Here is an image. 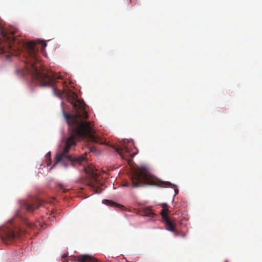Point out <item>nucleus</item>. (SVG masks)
<instances>
[{"instance_id":"4","label":"nucleus","mask_w":262,"mask_h":262,"mask_svg":"<svg viewBox=\"0 0 262 262\" xmlns=\"http://www.w3.org/2000/svg\"><path fill=\"white\" fill-rule=\"evenodd\" d=\"M83 170L90 179L89 185L95 189L96 193H100L101 190H99L98 188L99 185V175L96 172V168L92 165H89L87 166H84Z\"/></svg>"},{"instance_id":"13","label":"nucleus","mask_w":262,"mask_h":262,"mask_svg":"<svg viewBox=\"0 0 262 262\" xmlns=\"http://www.w3.org/2000/svg\"><path fill=\"white\" fill-rule=\"evenodd\" d=\"M123 186H128L129 183L127 182H124Z\"/></svg>"},{"instance_id":"19","label":"nucleus","mask_w":262,"mask_h":262,"mask_svg":"<svg viewBox=\"0 0 262 262\" xmlns=\"http://www.w3.org/2000/svg\"><path fill=\"white\" fill-rule=\"evenodd\" d=\"M63 262H68V261L67 260H65L64 261H63Z\"/></svg>"},{"instance_id":"10","label":"nucleus","mask_w":262,"mask_h":262,"mask_svg":"<svg viewBox=\"0 0 262 262\" xmlns=\"http://www.w3.org/2000/svg\"><path fill=\"white\" fill-rule=\"evenodd\" d=\"M166 184L168 185V186L169 187L174 188V192H175V195H176V194H177L178 193L179 190H178V189L177 188V186L175 185L172 184L170 183V182H166Z\"/></svg>"},{"instance_id":"2","label":"nucleus","mask_w":262,"mask_h":262,"mask_svg":"<svg viewBox=\"0 0 262 262\" xmlns=\"http://www.w3.org/2000/svg\"><path fill=\"white\" fill-rule=\"evenodd\" d=\"M130 179L132 182V186L134 188L141 187L145 184L150 185H157L156 178L144 166L141 167L139 169L135 170L132 173Z\"/></svg>"},{"instance_id":"16","label":"nucleus","mask_w":262,"mask_h":262,"mask_svg":"<svg viewBox=\"0 0 262 262\" xmlns=\"http://www.w3.org/2000/svg\"><path fill=\"white\" fill-rule=\"evenodd\" d=\"M93 149L95 150V147L91 148V151H93Z\"/></svg>"},{"instance_id":"18","label":"nucleus","mask_w":262,"mask_h":262,"mask_svg":"<svg viewBox=\"0 0 262 262\" xmlns=\"http://www.w3.org/2000/svg\"><path fill=\"white\" fill-rule=\"evenodd\" d=\"M47 155H48V156H50V152H48V153L47 154Z\"/></svg>"},{"instance_id":"8","label":"nucleus","mask_w":262,"mask_h":262,"mask_svg":"<svg viewBox=\"0 0 262 262\" xmlns=\"http://www.w3.org/2000/svg\"><path fill=\"white\" fill-rule=\"evenodd\" d=\"M162 209L160 212L162 219L168 217L167 214L168 213V205L166 203H163L161 205Z\"/></svg>"},{"instance_id":"5","label":"nucleus","mask_w":262,"mask_h":262,"mask_svg":"<svg viewBox=\"0 0 262 262\" xmlns=\"http://www.w3.org/2000/svg\"><path fill=\"white\" fill-rule=\"evenodd\" d=\"M21 233L19 229L13 230L11 228H5L1 230L0 236L4 244L9 245L16 239L20 238Z\"/></svg>"},{"instance_id":"12","label":"nucleus","mask_w":262,"mask_h":262,"mask_svg":"<svg viewBox=\"0 0 262 262\" xmlns=\"http://www.w3.org/2000/svg\"><path fill=\"white\" fill-rule=\"evenodd\" d=\"M58 187L60 188V189L62 190L63 191V192H66L67 190L64 188V186L61 184H58Z\"/></svg>"},{"instance_id":"14","label":"nucleus","mask_w":262,"mask_h":262,"mask_svg":"<svg viewBox=\"0 0 262 262\" xmlns=\"http://www.w3.org/2000/svg\"><path fill=\"white\" fill-rule=\"evenodd\" d=\"M67 256V254H63V255H62V258H66Z\"/></svg>"},{"instance_id":"15","label":"nucleus","mask_w":262,"mask_h":262,"mask_svg":"<svg viewBox=\"0 0 262 262\" xmlns=\"http://www.w3.org/2000/svg\"><path fill=\"white\" fill-rule=\"evenodd\" d=\"M107 201L110 204H114V203L113 202H112V201Z\"/></svg>"},{"instance_id":"3","label":"nucleus","mask_w":262,"mask_h":262,"mask_svg":"<svg viewBox=\"0 0 262 262\" xmlns=\"http://www.w3.org/2000/svg\"><path fill=\"white\" fill-rule=\"evenodd\" d=\"M123 141L124 144L126 142L129 144L130 143L133 147H129V145H126L124 144L122 146L116 147L115 150L122 159L126 160L129 163L132 159L138 154V149L134 147L133 140L129 141L127 139H124Z\"/></svg>"},{"instance_id":"1","label":"nucleus","mask_w":262,"mask_h":262,"mask_svg":"<svg viewBox=\"0 0 262 262\" xmlns=\"http://www.w3.org/2000/svg\"><path fill=\"white\" fill-rule=\"evenodd\" d=\"M24 56L25 55H23ZM26 72L30 74L34 82L41 86H51L54 94L57 96L62 94L67 97L68 101L75 109L74 114H64V116L69 125L70 135L65 141V146L62 152L56 154L55 165L60 163L67 168L69 165L77 166L86 163V154L81 156L68 155L73 146H75L79 138L89 136L91 141L100 144H104L105 141L93 134V129L90 122L85 121L88 118L86 104L83 100L78 99L77 95L69 91L66 83L58 80L61 79L60 75L46 70L39 62L37 55H25Z\"/></svg>"},{"instance_id":"9","label":"nucleus","mask_w":262,"mask_h":262,"mask_svg":"<svg viewBox=\"0 0 262 262\" xmlns=\"http://www.w3.org/2000/svg\"><path fill=\"white\" fill-rule=\"evenodd\" d=\"M142 212L144 216L152 217L155 215V213L150 208H145L143 209Z\"/></svg>"},{"instance_id":"11","label":"nucleus","mask_w":262,"mask_h":262,"mask_svg":"<svg viewBox=\"0 0 262 262\" xmlns=\"http://www.w3.org/2000/svg\"><path fill=\"white\" fill-rule=\"evenodd\" d=\"M41 46V51L42 53H43L45 51V48L47 46V43L45 41H39L38 42Z\"/></svg>"},{"instance_id":"17","label":"nucleus","mask_w":262,"mask_h":262,"mask_svg":"<svg viewBox=\"0 0 262 262\" xmlns=\"http://www.w3.org/2000/svg\"><path fill=\"white\" fill-rule=\"evenodd\" d=\"M47 155H48V156H50V152H48V153L47 154Z\"/></svg>"},{"instance_id":"6","label":"nucleus","mask_w":262,"mask_h":262,"mask_svg":"<svg viewBox=\"0 0 262 262\" xmlns=\"http://www.w3.org/2000/svg\"><path fill=\"white\" fill-rule=\"evenodd\" d=\"M42 201L37 198H33L23 203V207L28 211L32 212L34 209L41 207Z\"/></svg>"},{"instance_id":"7","label":"nucleus","mask_w":262,"mask_h":262,"mask_svg":"<svg viewBox=\"0 0 262 262\" xmlns=\"http://www.w3.org/2000/svg\"><path fill=\"white\" fill-rule=\"evenodd\" d=\"M165 224V228L170 231L176 232V223L171 221L169 218L166 217L163 219Z\"/></svg>"}]
</instances>
